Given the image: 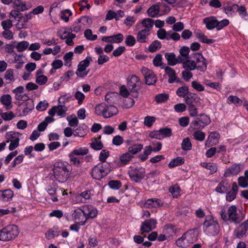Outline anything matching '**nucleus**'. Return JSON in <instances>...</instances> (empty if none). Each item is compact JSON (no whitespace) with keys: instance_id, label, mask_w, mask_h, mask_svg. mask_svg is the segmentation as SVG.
Masks as SVG:
<instances>
[{"instance_id":"1","label":"nucleus","mask_w":248,"mask_h":248,"mask_svg":"<svg viewBox=\"0 0 248 248\" xmlns=\"http://www.w3.org/2000/svg\"><path fill=\"white\" fill-rule=\"evenodd\" d=\"M53 171L55 179L60 183H64L70 174V167L66 163L58 162L55 164Z\"/></svg>"},{"instance_id":"2","label":"nucleus","mask_w":248,"mask_h":248,"mask_svg":"<svg viewBox=\"0 0 248 248\" xmlns=\"http://www.w3.org/2000/svg\"><path fill=\"white\" fill-rule=\"evenodd\" d=\"M119 112L117 107L108 105L104 103L97 105L95 107V113L97 115L102 116L104 118H108L117 115Z\"/></svg>"},{"instance_id":"3","label":"nucleus","mask_w":248,"mask_h":248,"mask_svg":"<svg viewBox=\"0 0 248 248\" xmlns=\"http://www.w3.org/2000/svg\"><path fill=\"white\" fill-rule=\"evenodd\" d=\"M203 232L208 235L215 236L219 231V226L216 219L212 216H208L203 224Z\"/></svg>"},{"instance_id":"4","label":"nucleus","mask_w":248,"mask_h":248,"mask_svg":"<svg viewBox=\"0 0 248 248\" xmlns=\"http://www.w3.org/2000/svg\"><path fill=\"white\" fill-rule=\"evenodd\" d=\"M110 163H98L92 169L91 175L93 178L100 180L106 176L111 170Z\"/></svg>"},{"instance_id":"5","label":"nucleus","mask_w":248,"mask_h":248,"mask_svg":"<svg viewBox=\"0 0 248 248\" xmlns=\"http://www.w3.org/2000/svg\"><path fill=\"white\" fill-rule=\"evenodd\" d=\"M19 234V230L15 225H8L0 230V240L10 241L15 239Z\"/></svg>"},{"instance_id":"6","label":"nucleus","mask_w":248,"mask_h":248,"mask_svg":"<svg viewBox=\"0 0 248 248\" xmlns=\"http://www.w3.org/2000/svg\"><path fill=\"white\" fill-rule=\"evenodd\" d=\"M127 87L133 97L137 98L139 96V91L140 89L142 82L140 78L135 76L132 75L127 78Z\"/></svg>"},{"instance_id":"7","label":"nucleus","mask_w":248,"mask_h":248,"mask_svg":"<svg viewBox=\"0 0 248 248\" xmlns=\"http://www.w3.org/2000/svg\"><path fill=\"white\" fill-rule=\"evenodd\" d=\"M220 215L222 219L225 221L229 220L234 223H238L241 220L235 205L230 206L227 211L224 209H222Z\"/></svg>"},{"instance_id":"8","label":"nucleus","mask_w":248,"mask_h":248,"mask_svg":"<svg viewBox=\"0 0 248 248\" xmlns=\"http://www.w3.org/2000/svg\"><path fill=\"white\" fill-rule=\"evenodd\" d=\"M211 122L210 118L207 115L202 114L199 117H197L192 121L188 128L189 131L201 130L208 125Z\"/></svg>"},{"instance_id":"9","label":"nucleus","mask_w":248,"mask_h":248,"mask_svg":"<svg viewBox=\"0 0 248 248\" xmlns=\"http://www.w3.org/2000/svg\"><path fill=\"white\" fill-rule=\"evenodd\" d=\"M92 61L90 56H87L85 60L80 62L78 65V69L76 72V75L81 78L85 77L89 73V71L86 68L89 66Z\"/></svg>"},{"instance_id":"10","label":"nucleus","mask_w":248,"mask_h":248,"mask_svg":"<svg viewBox=\"0 0 248 248\" xmlns=\"http://www.w3.org/2000/svg\"><path fill=\"white\" fill-rule=\"evenodd\" d=\"M144 76L145 83L148 85H154L157 80V78L154 73L146 67H143L141 70Z\"/></svg>"},{"instance_id":"11","label":"nucleus","mask_w":248,"mask_h":248,"mask_svg":"<svg viewBox=\"0 0 248 248\" xmlns=\"http://www.w3.org/2000/svg\"><path fill=\"white\" fill-rule=\"evenodd\" d=\"M83 209L85 219L84 221L81 222V225H85L89 218H94L97 215V209L91 205H85L83 207Z\"/></svg>"},{"instance_id":"12","label":"nucleus","mask_w":248,"mask_h":248,"mask_svg":"<svg viewBox=\"0 0 248 248\" xmlns=\"http://www.w3.org/2000/svg\"><path fill=\"white\" fill-rule=\"evenodd\" d=\"M129 177L132 181L135 182H140L144 177L145 172L138 168L132 169L128 171Z\"/></svg>"},{"instance_id":"13","label":"nucleus","mask_w":248,"mask_h":248,"mask_svg":"<svg viewBox=\"0 0 248 248\" xmlns=\"http://www.w3.org/2000/svg\"><path fill=\"white\" fill-rule=\"evenodd\" d=\"M185 101L187 106H201V99L198 94L192 93H189L185 98Z\"/></svg>"},{"instance_id":"14","label":"nucleus","mask_w":248,"mask_h":248,"mask_svg":"<svg viewBox=\"0 0 248 248\" xmlns=\"http://www.w3.org/2000/svg\"><path fill=\"white\" fill-rule=\"evenodd\" d=\"M194 241V240L190 234L185 233L176 241V244L179 247L185 248L188 246L189 244L193 243Z\"/></svg>"},{"instance_id":"15","label":"nucleus","mask_w":248,"mask_h":248,"mask_svg":"<svg viewBox=\"0 0 248 248\" xmlns=\"http://www.w3.org/2000/svg\"><path fill=\"white\" fill-rule=\"evenodd\" d=\"M67 108L64 106L59 105L57 106L53 107L48 111V114L51 116H54L56 113L58 116L61 117H64L66 115V111Z\"/></svg>"},{"instance_id":"16","label":"nucleus","mask_w":248,"mask_h":248,"mask_svg":"<svg viewBox=\"0 0 248 248\" xmlns=\"http://www.w3.org/2000/svg\"><path fill=\"white\" fill-rule=\"evenodd\" d=\"M156 223L157 221L155 219L146 220L142 223L140 230L143 232H149L155 228Z\"/></svg>"},{"instance_id":"17","label":"nucleus","mask_w":248,"mask_h":248,"mask_svg":"<svg viewBox=\"0 0 248 248\" xmlns=\"http://www.w3.org/2000/svg\"><path fill=\"white\" fill-rule=\"evenodd\" d=\"M151 32L149 30L141 29L137 34L136 39L140 43H147L149 41V36Z\"/></svg>"},{"instance_id":"18","label":"nucleus","mask_w":248,"mask_h":248,"mask_svg":"<svg viewBox=\"0 0 248 248\" xmlns=\"http://www.w3.org/2000/svg\"><path fill=\"white\" fill-rule=\"evenodd\" d=\"M24 88L23 86H20L13 90V93L15 95V99L18 101H24L28 100L29 96L24 93Z\"/></svg>"},{"instance_id":"19","label":"nucleus","mask_w":248,"mask_h":248,"mask_svg":"<svg viewBox=\"0 0 248 248\" xmlns=\"http://www.w3.org/2000/svg\"><path fill=\"white\" fill-rule=\"evenodd\" d=\"M194 57L196 58L195 62L196 63L197 69L202 72L205 71L207 68V64L203 56L199 53H195Z\"/></svg>"},{"instance_id":"20","label":"nucleus","mask_w":248,"mask_h":248,"mask_svg":"<svg viewBox=\"0 0 248 248\" xmlns=\"http://www.w3.org/2000/svg\"><path fill=\"white\" fill-rule=\"evenodd\" d=\"M242 170L241 165L239 164H233L229 167L225 171L224 176L225 177H230L231 176L236 175Z\"/></svg>"},{"instance_id":"21","label":"nucleus","mask_w":248,"mask_h":248,"mask_svg":"<svg viewBox=\"0 0 248 248\" xmlns=\"http://www.w3.org/2000/svg\"><path fill=\"white\" fill-rule=\"evenodd\" d=\"M231 188V184L227 179L222 180L217 185L215 191L220 194L227 193Z\"/></svg>"},{"instance_id":"22","label":"nucleus","mask_w":248,"mask_h":248,"mask_svg":"<svg viewBox=\"0 0 248 248\" xmlns=\"http://www.w3.org/2000/svg\"><path fill=\"white\" fill-rule=\"evenodd\" d=\"M162 69H164L165 73L169 77L168 81L170 83H173L174 82H178L179 79L177 77L175 71L172 68L169 66H163L161 67Z\"/></svg>"},{"instance_id":"23","label":"nucleus","mask_w":248,"mask_h":248,"mask_svg":"<svg viewBox=\"0 0 248 248\" xmlns=\"http://www.w3.org/2000/svg\"><path fill=\"white\" fill-rule=\"evenodd\" d=\"M164 202L159 199L152 198L148 199L145 202V206L148 208H158L163 205Z\"/></svg>"},{"instance_id":"24","label":"nucleus","mask_w":248,"mask_h":248,"mask_svg":"<svg viewBox=\"0 0 248 248\" xmlns=\"http://www.w3.org/2000/svg\"><path fill=\"white\" fill-rule=\"evenodd\" d=\"M165 58L167 61L169 65L174 66L177 63H180L182 60L178 57H176L174 53H166L165 54Z\"/></svg>"},{"instance_id":"25","label":"nucleus","mask_w":248,"mask_h":248,"mask_svg":"<svg viewBox=\"0 0 248 248\" xmlns=\"http://www.w3.org/2000/svg\"><path fill=\"white\" fill-rule=\"evenodd\" d=\"M248 230V222L247 221L242 223L235 231L234 233L236 238H241L246 233Z\"/></svg>"},{"instance_id":"26","label":"nucleus","mask_w":248,"mask_h":248,"mask_svg":"<svg viewBox=\"0 0 248 248\" xmlns=\"http://www.w3.org/2000/svg\"><path fill=\"white\" fill-rule=\"evenodd\" d=\"M72 218L75 222H78L81 225V222L84 221L83 219H85V215L83 213V209H77L74 210L72 215Z\"/></svg>"},{"instance_id":"27","label":"nucleus","mask_w":248,"mask_h":248,"mask_svg":"<svg viewBox=\"0 0 248 248\" xmlns=\"http://www.w3.org/2000/svg\"><path fill=\"white\" fill-rule=\"evenodd\" d=\"M238 191V186L236 183H233L232 185V189L230 191L227 192L226 200L228 202H232L236 198Z\"/></svg>"},{"instance_id":"28","label":"nucleus","mask_w":248,"mask_h":248,"mask_svg":"<svg viewBox=\"0 0 248 248\" xmlns=\"http://www.w3.org/2000/svg\"><path fill=\"white\" fill-rule=\"evenodd\" d=\"M203 23L205 24L208 30H211L214 28L217 29V19L215 16L205 18Z\"/></svg>"},{"instance_id":"29","label":"nucleus","mask_w":248,"mask_h":248,"mask_svg":"<svg viewBox=\"0 0 248 248\" xmlns=\"http://www.w3.org/2000/svg\"><path fill=\"white\" fill-rule=\"evenodd\" d=\"M81 20L88 22V18L87 16H82L78 19L77 21H76L73 25L72 31L78 33L81 31L83 28V24L81 23Z\"/></svg>"},{"instance_id":"30","label":"nucleus","mask_w":248,"mask_h":248,"mask_svg":"<svg viewBox=\"0 0 248 248\" xmlns=\"http://www.w3.org/2000/svg\"><path fill=\"white\" fill-rule=\"evenodd\" d=\"M189 48L187 46H183L180 48L179 50L180 55L178 57L181 59V60H182L181 62H183L186 60L189 59Z\"/></svg>"},{"instance_id":"31","label":"nucleus","mask_w":248,"mask_h":248,"mask_svg":"<svg viewBox=\"0 0 248 248\" xmlns=\"http://www.w3.org/2000/svg\"><path fill=\"white\" fill-rule=\"evenodd\" d=\"M13 192L11 189H6L0 191V200L2 201H8L13 197Z\"/></svg>"},{"instance_id":"32","label":"nucleus","mask_w":248,"mask_h":248,"mask_svg":"<svg viewBox=\"0 0 248 248\" xmlns=\"http://www.w3.org/2000/svg\"><path fill=\"white\" fill-rule=\"evenodd\" d=\"M156 144H157V147L152 148L151 146H147L145 147L143 153H144L146 156H148L152 152H157L159 151L162 148V144L160 142H157Z\"/></svg>"},{"instance_id":"33","label":"nucleus","mask_w":248,"mask_h":248,"mask_svg":"<svg viewBox=\"0 0 248 248\" xmlns=\"http://www.w3.org/2000/svg\"><path fill=\"white\" fill-rule=\"evenodd\" d=\"M226 102L228 104H233L237 107L242 104L243 100L236 96L231 95L227 98Z\"/></svg>"},{"instance_id":"34","label":"nucleus","mask_w":248,"mask_h":248,"mask_svg":"<svg viewBox=\"0 0 248 248\" xmlns=\"http://www.w3.org/2000/svg\"><path fill=\"white\" fill-rule=\"evenodd\" d=\"M180 63H183V67L186 70L190 71L196 68L197 69L196 63H195L194 61H190L187 59Z\"/></svg>"},{"instance_id":"35","label":"nucleus","mask_w":248,"mask_h":248,"mask_svg":"<svg viewBox=\"0 0 248 248\" xmlns=\"http://www.w3.org/2000/svg\"><path fill=\"white\" fill-rule=\"evenodd\" d=\"M1 103L6 107L7 109L12 108V97L9 94H4L0 97Z\"/></svg>"},{"instance_id":"36","label":"nucleus","mask_w":248,"mask_h":248,"mask_svg":"<svg viewBox=\"0 0 248 248\" xmlns=\"http://www.w3.org/2000/svg\"><path fill=\"white\" fill-rule=\"evenodd\" d=\"M141 24L143 27L144 28L143 29L147 30H148L149 31L151 32L153 27L154 26V21L153 19L151 18H146L143 19L142 20Z\"/></svg>"},{"instance_id":"37","label":"nucleus","mask_w":248,"mask_h":248,"mask_svg":"<svg viewBox=\"0 0 248 248\" xmlns=\"http://www.w3.org/2000/svg\"><path fill=\"white\" fill-rule=\"evenodd\" d=\"M143 148L141 144H134L130 146L128 148V153L133 155L140 152Z\"/></svg>"},{"instance_id":"38","label":"nucleus","mask_w":248,"mask_h":248,"mask_svg":"<svg viewBox=\"0 0 248 248\" xmlns=\"http://www.w3.org/2000/svg\"><path fill=\"white\" fill-rule=\"evenodd\" d=\"M60 231L57 227H54L46 233V237L48 239H52L59 235Z\"/></svg>"},{"instance_id":"39","label":"nucleus","mask_w":248,"mask_h":248,"mask_svg":"<svg viewBox=\"0 0 248 248\" xmlns=\"http://www.w3.org/2000/svg\"><path fill=\"white\" fill-rule=\"evenodd\" d=\"M24 158V155H20L17 156H16L12 161V163L9 166V169L10 170H13L15 168L17 165L21 164Z\"/></svg>"},{"instance_id":"40","label":"nucleus","mask_w":248,"mask_h":248,"mask_svg":"<svg viewBox=\"0 0 248 248\" xmlns=\"http://www.w3.org/2000/svg\"><path fill=\"white\" fill-rule=\"evenodd\" d=\"M160 11V8L158 5H155L151 6L147 10V13L149 16L155 17L156 16Z\"/></svg>"},{"instance_id":"41","label":"nucleus","mask_w":248,"mask_h":248,"mask_svg":"<svg viewBox=\"0 0 248 248\" xmlns=\"http://www.w3.org/2000/svg\"><path fill=\"white\" fill-rule=\"evenodd\" d=\"M169 98V94L162 93L156 95L155 97V100L157 104H161L167 102Z\"/></svg>"},{"instance_id":"42","label":"nucleus","mask_w":248,"mask_h":248,"mask_svg":"<svg viewBox=\"0 0 248 248\" xmlns=\"http://www.w3.org/2000/svg\"><path fill=\"white\" fill-rule=\"evenodd\" d=\"M190 92H188V87L187 86H184L179 88L176 92V94L180 97H185Z\"/></svg>"},{"instance_id":"43","label":"nucleus","mask_w":248,"mask_h":248,"mask_svg":"<svg viewBox=\"0 0 248 248\" xmlns=\"http://www.w3.org/2000/svg\"><path fill=\"white\" fill-rule=\"evenodd\" d=\"M87 134V128L85 125L79 126L74 131L73 134L75 136L83 137Z\"/></svg>"},{"instance_id":"44","label":"nucleus","mask_w":248,"mask_h":248,"mask_svg":"<svg viewBox=\"0 0 248 248\" xmlns=\"http://www.w3.org/2000/svg\"><path fill=\"white\" fill-rule=\"evenodd\" d=\"M184 163V159L181 157H177L173 159L169 163L168 166L170 168H173Z\"/></svg>"},{"instance_id":"45","label":"nucleus","mask_w":248,"mask_h":248,"mask_svg":"<svg viewBox=\"0 0 248 248\" xmlns=\"http://www.w3.org/2000/svg\"><path fill=\"white\" fill-rule=\"evenodd\" d=\"M238 7V4H233L232 5H228L226 6L223 7V11L228 16H231L232 15V13L234 12V10L236 9Z\"/></svg>"},{"instance_id":"46","label":"nucleus","mask_w":248,"mask_h":248,"mask_svg":"<svg viewBox=\"0 0 248 248\" xmlns=\"http://www.w3.org/2000/svg\"><path fill=\"white\" fill-rule=\"evenodd\" d=\"M72 152L77 155H84L89 153V150L85 147H77Z\"/></svg>"},{"instance_id":"47","label":"nucleus","mask_w":248,"mask_h":248,"mask_svg":"<svg viewBox=\"0 0 248 248\" xmlns=\"http://www.w3.org/2000/svg\"><path fill=\"white\" fill-rule=\"evenodd\" d=\"M161 47V44L158 40L153 41L149 46L148 49L150 52H154Z\"/></svg>"},{"instance_id":"48","label":"nucleus","mask_w":248,"mask_h":248,"mask_svg":"<svg viewBox=\"0 0 248 248\" xmlns=\"http://www.w3.org/2000/svg\"><path fill=\"white\" fill-rule=\"evenodd\" d=\"M91 147L94 150H100L103 147L100 139H95L92 143H90Z\"/></svg>"},{"instance_id":"49","label":"nucleus","mask_w":248,"mask_h":248,"mask_svg":"<svg viewBox=\"0 0 248 248\" xmlns=\"http://www.w3.org/2000/svg\"><path fill=\"white\" fill-rule=\"evenodd\" d=\"M25 101L26 102V107L23 110V112L24 114H27L33 109L34 102L32 100L30 99L29 97L28 98V100H27V101Z\"/></svg>"},{"instance_id":"50","label":"nucleus","mask_w":248,"mask_h":248,"mask_svg":"<svg viewBox=\"0 0 248 248\" xmlns=\"http://www.w3.org/2000/svg\"><path fill=\"white\" fill-rule=\"evenodd\" d=\"M124 39V35L122 33H118L115 35L110 36V43H120Z\"/></svg>"},{"instance_id":"51","label":"nucleus","mask_w":248,"mask_h":248,"mask_svg":"<svg viewBox=\"0 0 248 248\" xmlns=\"http://www.w3.org/2000/svg\"><path fill=\"white\" fill-rule=\"evenodd\" d=\"M71 33V31H69L66 28H62L58 31L57 34L60 39L64 40L68 37V36Z\"/></svg>"},{"instance_id":"52","label":"nucleus","mask_w":248,"mask_h":248,"mask_svg":"<svg viewBox=\"0 0 248 248\" xmlns=\"http://www.w3.org/2000/svg\"><path fill=\"white\" fill-rule=\"evenodd\" d=\"M72 12L69 9L63 10L61 13V18L65 22H68L69 20V16L72 15Z\"/></svg>"},{"instance_id":"53","label":"nucleus","mask_w":248,"mask_h":248,"mask_svg":"<svg viewBox=\"0 0 248 248\" xmlns=\"http://www.w3.org/2000/svg\"><path fill=\"white\" fill-rule=\"evenodd\" d=\"M181 147L183 150H190L192 148V144L188 138L184 139L181 144Z\"/></svg>"},{"instance_id":"54","label":"nucleus","mask_w":248,"mask_h":248,"mask_svg":"<svg viewBox=\"0 0 248 248\" xmlns=\"http://www.w3.org/2000/svg\"><path fill=\"white\" fill-rule=\"evenodd\" d=\"M201 166L204 168L210 170L212 173L216 172L217 170V166L211 163L203 162L201 163Z\"/></svg>"},{"instance_id":"55","label":"nucleus","mask_w":248,"mask_h":248,"mask_svg":"<svg viewBox=\"0 0 248 248\" xmlns=\"http://www.w3.org/2000/svg\"><path fill=\"white\" fill-rule=\"evenodd\" d=\"M193 136L195 140L200 141H202L205 137V133L199 130H197V131H195L193 134Z\"/></svg>"},{"instance_id":"56","label":"nucleus","mask_w":248,"mask_h":248,"mask_svg":"<svg viewBox=\"0 0 248 248\" xmlns=\"http://www.w3.org/2000/svg\"><path fill=\"white\" fill-rule=\"evenodd\" d=\"M5 138L7 140L5 142L8 143L11 141H13L15 139L19 138L17 133L13 131H9L5 134Z\"/></svg>"},{"instance_id":"57","label":"nucleus","mask_w":248,"mask_h":248,"mask_svg":"<svg viewBox=\"0 0 248 248\" xmlns=\"http://www.w3.org/2000/svg\"><path fill=\"white\" fill-rule=\"evenodd\" d=\"M67 120L68 122L69 125L71 127L77 126L78 123V120L75 115H71L67 117Z\"/></svg>"},{"instance_id":"58","label":"nucleus","mask_w":248,"mask_h":248,"mask_svg":"<svg viewBox=\"0 0 248 248\" xmlns=\"http://www.w3.org/2000/svg\"><path fill=\"white\" fill-rule=\"evenodd\" d=\"M29 46L28 42L23 41L17 43L16 48L19 52H22L26 49Z\"/></svg>"},{"instance_id":"59","label":"nucleus","mask_w":248,"mask_h":248,"mask_svg":"<svg viewBox=\"0 0 248 248\" xmlns=\"http://www.w3.org/2000/svg\"><path fill=\"white\" fill-rule=\"evenodd\" d=\"M169 191L173 197L177 198L180 194V188L177 185H175L170 187Z\"/></svg>"},{"instance_id":"60","label":"nucleus","mask_w":248,"mask_h":248,"mask_svg":"<svg viewBox=\"0 0 248 248\" xmlns=\"http://www.w3.org/2000/svg\"><path fill=\"white\" fill-rule=\"evenodd\" d=\"M133 157V155L129 153H126L122 155L120 157V161L124 164H127Z\"/></svg>"},{"instance_id":"61","label":"nucleus","mask_w":248,"mask_h":248,"mask_svg":"<svg viewBox=\"0 0 248 248\" xmlns=\"http://www.w3.org/2000/svg\"><path fill=\"white\" fill-rule=\"evenodd\" d=\"M136 40L132 35L126 36L125 40V44L128 46H132L136 44Z\"/></svg>"},{"instance_id":"62","label":"nucleus","mask_w":248,"mask_h":248,"mask_svg":"<svg viewBox=\"0 0 248 248\" xmlns=\"http://www.w3.org/2000/svg\"><path fill=\"white\" fill-rule=\"evenodd\" d=\"M109 155V153L108 151L106 150H102L99 156V159L101 162V163H106V160L107 158L108 157Z\"/></svg>"},{"instance_id":"63","label":"nucleus","mask_w":248,"mask_h":248,"mask_svg":"<svg viewBox=\"0 0 248 248\" xmlns=\"http://www.w3.org/2000/svg\"><path fill=\"white\" fill-rule=\"evenodd\" d=\"M108 185L110 188L117 190L122 186V183L120 181L111 180L108 182Z\"/></svg>"},{"instance_id":"64","label":"nucleus","mask_w":248,"mask_h":248,"mask_svg":"<svg viewBox=\"0 0 248 248\" xmlns=\"http://www.w3.org/2000/svg\"><path fill=\"white\" fill-rule=\"evenodd\" d=\"M84 36L87 40L94 41L97 38V35H93L91 29H87L84 31Z\"/></svg>"}]
</instances>
